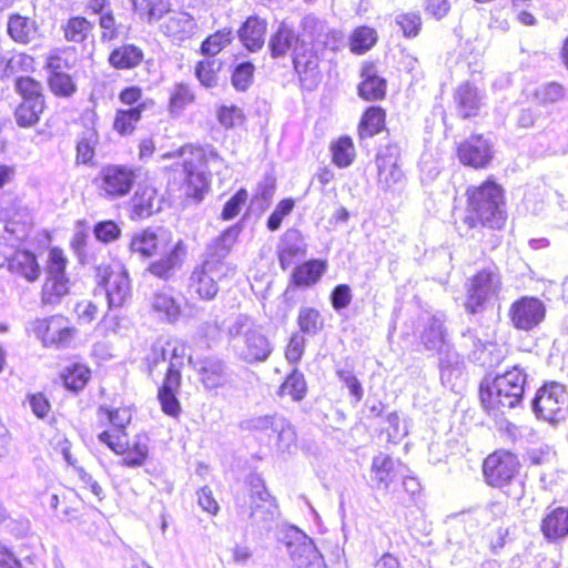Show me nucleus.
Masks as SVG:
<instances>
[{"instance_id": "obj_1", "label": "nucleus", "mask_w": 568, "mask_h": 568, "mask_svg": "<svg viewBox=\"0 0 568 568\" xmlns=\"http://www.w3.org/2000/svg\"><path fill=\"white\" fill-rule=\"evenodd\" d=\"M163 159H176L181 168L180 190L186 197L201 201L210 186L206 166H217L223 159L213 148H201L192 144L181 146L174 152L162 155Z\"/></svg>"}, {"instance_id": "obj_2", "label": "nucleus", "mask_w": 568, "mask_h": 568, "mask_svg": "<svg viewBox=\"0 0 568 568\" xmlns=\"http://www.w3.org/2000/svg\"><path fill=\"white\" fill-rule=\"evenodd\" d=\"M467 213L464 223L474 229L478 225L500 230L507 220L503 189L494 181L467 189Z\"/></svg>"}, {"instance_id": "obj_3", "label": "nucleus", "mask_w": 568, "mask_h": 568, "mask_svg": "<svg viewBox=\"0 0 568 568\" xmlns=\"http://www.w3.org/2000/svg\"><path fill=\"white\" fill-rule=\"evenodd\" d=\"M226 334L235 356L246 363L265 362L273 351L262 326L250 315L237 314L231 317Z\"/></svg>"}, {"instance_id": "obj_4", "label": "nucleus", "mask_w": 568, "mask_h": 568, "mask_svg": "<svg viewBox=\"0 0 568 568\" xmlns=\"http://www.w3.org/2000/svg\"><path fill=\"white\" fill-rule=\"evenodd\" d=\"M527 374L518 365L480 385V400L488 414L498 416L521 403Z\"/></svg>"}, {"instance_id": "obj_5", "label": "nucleus", "mask_w": 568, "mask_h": 568, "mask_svg": "<svg viewBox=\"0 0 568 568\" xmlns=\"http://www.w3.org/2000/svg\"><path fill=\"white\" fill-rule=\"evenodd\" d=\"M268 45L273 58L283 57L288 51H293L294 68L303 87L313 89L318 83V58L306 49L305 43L298 40L292 28L281 23L271 37Z\"/></svg>"}, {"instance_id": "obj_6", "label": "nucleus", "mask_w": 568, "mask_h": 568, "mask_svg": "<svg viewBox=\"0 0 568 568\" xmlns=\"http://www.w3.org/2000/svg\"><path fill=\"white\" fill-rule=\"evenodd\" d=\"M420 342L427 351L437 352L440 355L442 383L447 387H454V381L462 375V362L459 356L450 351L444 318L436 315L429 317L420 333Z\"/></svg>"}, {"instance_id": "obj_7", "label": "nucleus", "mask_w": 568, "mask_h": 568, "mask_svg": "<svg viewBox=\"0 0 568 568\" xmlns=\"http://www.w3.org/2000/svg\"><path fill=\"white\" fill-rule=\"evenodd\" d=\"M95 292H103L109 311L125 307L132 297L129 272L119 261L101 263L95 270Z\"/></svg>"}, {"instance_id": "obj_8", "label": "nucleus", "mask_w": 568, "mask_h": 568, "mask_svg": "<svg viewBox=\"0 0 568 568\" xmlns=\"http://www.w3.org/2000/svg\"><path fill=\"white\" fill-rule=\"evenodd\" d=\"M27 331L33 334L45 347H68L77 333L68 318L62 315H53L44 318H36L29 323Z\"/></svg>"}, {"instance_id": "obj_9", "label": "nucleus", "mask_w": 568, "mask_h": 568, "mask_svg": "<svg viewBox=\"0 0 568 568\" xmlns=\"http://www.w3.org/2000/svg\"><path fill=\"white\" fill-rule=\"evenodd\" d=\"M225 265L219 260H205L192 271L187 291L201 301H212L219 292V281L224 276Z\"/></svg>"}, {"instance_id": "obj_10", "label": "nucleus", "mask_w": 568, "mask_h": 568, "mask_svg": "<svg viewBox=\"0 0 568 568\" xmlns=\"http://www.w3.org/2000/svg\"><path fill=\"white\" fill-rule=\"evenodd\" d=\"M99 440L118 455H123L122 465L128 467L142 466L149 455V437L146 434H138L131 443L126 434L112 435L109 430L99 434Z\"/></svg>"}, {"instance_id": "obj_11", "label": "nucleus", "mask_w": 568, "mask_h": 568, "mask_svg": "<svg viewBox=\"0 0 568 568\" xmlns=\"http://www.w3.org/2000/svg\"><path fill=\"white\" fill-rule=\"evenodd\" d=\"M534 410L539 418L557 423L568 413V393L558 383H549L538 389L534 399Z\"/></svg>"}, {"instance_id": "obj_12", "label": "nucleus", "mask_w": 568, "mask_h": 568, "mask_svg": "<svg viewBox=\"0 0 568 568\" xmlns=\"http://www.w3.org/2000/svg\"><path fill=\"white\" fill-rule=\"evenodd\" d=\"M500 275L495 268L479 271L470 280L467 291L466 310L473 314L484 308L485 304L497 296L500 291Z\"/></svg>"}, {"instance_id": "obj_13", "label": "nucleus", "mask_w": 568, "mask_h": 568, "mask_svg": "<svg viewBox=\"0 0 568 568\" xmlns=\"http://www.w3.org/2000/svg\"><path fill=\"white\" fill-rule=\"evenodd\" d=\"M67 258L62 250L53 247L49 252L48 275L42 286V302L54 305L69 292V280L65 276Z\"/></svg>"}, {"instance_id": "obj_14", "label": "nucleus", "mask_w": 568, "mask_h": 568, "mask_svg": "<svg viewBox=\"0 0 568 568\" xmlns=\"http://www.w3.org/2000/svg\"><path fill=\"white\" fill-rule=\"evenodd\" d=\"M518 458L508 450H497L484 460L483 473L491 487L503 488L511 483L519 471Z\"/></svg>"}, {"instance_id": "obj_15", "label": "nucleus", "mask_w": 568, "mask_h": 568, "mask_svg": "<svg viewBox=\"0 0 568 568\" xmlns=\"http://www.w3.org/2000/svg\"><path fill=\"white\" fill-rule=\"evenodd\" d=\"M546 312V305L541 300L523 296L510 305L508 316L516 329L529 332L545 321Z\"/></svg>"}, {"instance_id": "obj_16", "label": "nucleus", "mask_w": 568, "mask_h": 568, "mask_svg": "<svg viewBox=\"0 0 568 568\" xmlns=\"http://www.w3.org/2000/svg\"><path fill=\"white\" fill-rule=\"evenodd\" d=\"M135 172L124 165H106L100 172V191L106 199L126 195L134 183Z\"/></svg>"}, {"instance_id": "obj_17", "label": "nucleus", "mask_w": 568, "mask_h": 568, "mask_svg": "<svg viewBox=\"0 0 568 568\" xmlns=\"http://www.w3.org/2000/svg\"><path fill=\"white\" fill-rule=\"evenodd\" d=\"M378 185L384 190H395L404 184L405 175L400 168L396 148H386L376 158Z\"/></svg>"}, {"instance_id": "obj_18", "label": "nucleus", "mask_w": 568, "mask_h": 568, "mask_svg": "<svg viewBox=\"0 0 568 568\" xmlns=\"http://www.w3.org/2000/svg\"><path fill=\"white\" fill-rule=\"evenodd\" d=\"M251 486V510L247 517L256 525H265L274 518L276 510L274 500L258 478L254 479Z\"/></svg>"}, {"instance_id": "obj_19", "label": "nucleus", "mask_w": 568, "mask_h": 568, "mask_svg": "<svg viewBox=\"0 0 568 568\" xmlns=\"http://www.w3.org/2000/svg\"><path fill=\"white\" fill-rule=\"evenodd\" d=\"M458 156L463 164L475 169L485 168L491 160V145L481 135H474L458 148Z\"/></svg>"}, {"instance_id": "obj_20", "label": "nucleus", "mask_w": 568, "mask_h": 568, "mask_svg": "<svg viewBox=\"0 0 568 568\" xmlns=\"http://www.w3.org/2000/svg\"><path fill=\"white\" fill-rule=\"evenodd\" d=\"M195 19L185 11H171L161 24V31L175 43H182L197 32Z\"/></svg>"}, {"instance_id": "obj_21", "label": "nucleus", "mask_w": 568, "mask_h": 568, "mask_svg": "<svg viewBox=\"0 0 568 568\" xmlns=\"http://www.w3.org/2000/svg\"><path fill=\"white\" fill-rule=\"evenodd\" d=\"M485 93L469 82L462 83L454 94L458 112L463 118L477 115L485 104Z\"/></svg>"}, {"instance_id": "obj_22", "label": "nucleus", "mask_w": 568, "mask_h": 568, "mask_svg": "<svg viewBox=\"0 0 568 568\" xmlns=\"http://www.w3.org/2000/svg\"><path fill=\"white\" fill-rule=\"evenodd\" d=\"M287 550L292 560L300 567H307L320 558L313 540L300 530H295L287 541Z\"/></svg>"}, {"instance_id": "obj_23", "label": "nucleus", "mask_w": 568, "mask_h": 568, "mask_svg": "<svg viewBox=\"0 0 568 568\" xmlns=\"http://www.w3.org/2000/svg\"><path fill=\"white\" fill-rule=\"evenodd\" d=\"M150 307L161 321L174 323L181 315V304L171 291H158L150 297Z\"/></svg>"}, {"instance_id": "obj_24", "label": "nucleus", "mask_w": 568, "mask_h": 568, "mask_svg": "<svg viewBox=\"0 0 568 568\" xmlns=\"http://www.w3.org/2000/svg\"><path fill=\"white\" fill-rule=\"evenodd\" d=\"M8 270L28 282H34L39 278L41 270L36 255L26 250L16 251L10 257H6Z\"/></svg>"}, {"instance_id": "obj_25", "label": "nucleus", "mask_w": 568, "mask_h": 568, "mask_svg": "<svg viewBox=\"0 0 568 568\" xmlns=\"http://www.w3.org/2000/svg\"><path fill=\"white\" fill-rule=\"evenodd\" d=\"M541 532L549 541H557L568 536V508L557 507L549 510L541 520Z\"/></svg>"}, {"instance_id": "obj_26", "label": "nucleus", "mask_w": 568, "mask_h": 568, "mask_svg": "<svg viewBox=\"0 0 568 568\" xmlns=\"http://www.w3.org/2000/svg\"><path fill=\"white\" fill-rule=\"evenodd\" d=\"M185 254V246L182 241H179L165 256L151 263L148 270L152 275L168 280L178 268L181 267Z\"/></svg>"}, {"instance_id": "obj_27", "label": "nucleus", "mask_w": 568, "mask_h": 568, "mask_svg": "<svg viewBox=\"0 0 568 568\" xmlns=\"http://www.w3.org/2000/svg\"><path fill=\"white\" fill-rule=\"evenodd\" d=\"M267 22L257 16H251L246 19L239 30V38L243 45L252 51L262 49L265 41Z\"/></svg>"}, {"instance_id": "obj_28", "label": "nucleus", "mask_w": 568, "mask_h": 568, "mask_svg": "<svg viewBox=\"0 0 568 568\" xmlns=\"http://www.w3.org/2000/svg\"><path fill=\"white\" fill-rule=\"evenodd\" d=\"M400 463L394 460L390 456L379 454L373 458L372 481L377 489L387 490L398 474Z\"/></svg>"}, {"instance_id": "obj_29", "label": "nucleus", "mask_w": 568, "mask_h": 568, "mask_svg": "<svg viewBox=\"0 0 568 568\" xmlns=\"http://www.w3.org/2000/svg\"><path fill=\"white\" fill-rule=\"evenodd\" d=\"M9 37L17 43H30L39 36V28L32 18L13 13L9 16L7 22Z\"/></svg>"}, {"instance_id": "obj_30", "label": "nucleus", "mask_w": 568, "mask_h": 568, "mask_svg": "<svg viewBox=\"0 0 568 568\" xmlns=\"http://www.w3.org/2000/svg\"><path fill=\"white\" fill-rule=\"evenodd\" d=\"M305 254V243L296 230L287 231L278 245V260L283 270L288 268L296 258Z\"/></svg>"}, {"instance_id": "obj_31", "label": "nucleus", "mask_w": 568, "mask_h": 568, "mask_svg": "<svg viewBox=\"0 0 568 568\" xmlns=\"http://www.w3.org/2000/svg\"><path fill=\"white\" fill-rule=\"evenodd\" d=\"M195 367L205 389H215L225 384V366L222 361L216 358H204L195 364Z\"/></svg>"}, {"instance_id": "obj_32", "label": "nucleus", "mask_w": 568, "mask_h": 568, "mask_svg": "<svg viewBox=\"0 0 568 568\" xmlns=\"http://www.w3.org/2000/svg\"><path fill=\"white\" fill-rule=\"evenodd\" d=\"M242 231L240 224H234L222 232L207 247L206 260H222L231 252Z\"/></svg>"}, {"instance_id": "obj_33", "label": "nucleus", "mask_w": 568, "mask_h": 568, "mask_svg": "<svg viewBox=\"0 0 568 568\" xmlns=\"http://www.w3.org/2000/svg\"><path fill=\"white\" fill-rule=\"evenodd\" d=\"M326 262L311 260L298 265L292 274V283L296 286L308 287L316 284L326 271Z\"/></svg>"}, {"instance_id": "obj_34", "label": "nucleus", "mask_w": 568, "mask_h": 568, "mask_svg": "<svg viewBox=\"0 0 568 568\" xmlns=\"http://www.w3.org/2000/svg\"><path fill=\"white\" fill-rule=\"evenodd\" d=\"M134 12L149 23L161 20L171 12L170 0H131Z\"/></svg>"}, {"instance_id": "obj_35", "label": "nucleus", "mask_w": 568, "mask_h": 568, "mask_svg": "<svg viewBox=\"0 0 568 568\" xmlns=\"http://www.w3.org/2000/svg\"><path fill=\"white\" fill-rule=\"evenodd\" d=\"M363 81L358 87L359 95L366 100H378L384 97L386 82L378 77L373 67L365 68L362 73Z\"/></svg>"}, {"instance_id": "obj_36", "label": "nucleus", "mask_w": 568, "mask_h": 568, "mask_svg": "<svg viewBox=\"0 0 568 568\" xmlns=\"http://www.w3.org/2000/svg\"><path fill=\"white\" fill-rule=\"evenodd\" d=\"M145 108L146 102L144 101L128 110H118L113 121V129L121 135L131 134Z\"/></svg>"}, {"instance_id": "obj_37", "label": "nucleus", "mask_w": 568, "mask_h": 568, "mask_svg": "<svg viewBox=\"0 0 568 568\" xmlns=\"http://www.w3.org/2000/svg\"><path fill=\"white\" fill-rule=\"evenodd\" d=\"M143 59L141 49L133 44H124L114 49L109 61L116 69H131L136 67Z\"/></svg>"}, {"instance_id": "obj_38", "label": "nucleus", "mask_w": 568, "mask_h": 568, "mask_svg": "<svg viewBox=\"0 0 568 568\" xmlns=\"http://www.w3.org/2000/svg\"><path fill=\"white\" fill-rule=\"evenodd\" d=\"M44 109L43 98L26 99L16 110V121L22 128H29L38 123Z\"/></svg>"}, {"instance_id": "obj_39", "label": "nucleus", "mask_w": 568, "mask_h": 568, "mask_svg": "<svg viewBox=\"0 0 568 568\" xmlns=\"http://www.w3.org/2000/svg\"><path fill=\"white\" fill-rule=\"evenodd\" d=\"M158 235L150 229L135 233L130 243L132 253H138L142 257H150L158 248Z\"/></svg>"}, {"instance_id": "obj_40", "label": "nucleus", "mask_w": 568, "mask_h": 568, "mask_svg": "<svg viewBox=\"0 0 568 568\" xmlns=\"http://www.w3.org/2000/svg\"><path fill=\"white\" fill-rule=\"evenodd\" d=\"M385 114L381 108L372 106L363 115L358 132L362 139L372 138L382 131Z\"/></svg>"}, {"instance_id": "obj_41", "label": "nucleus", "mask_w": 568, "mask_h": 568, "mask_svg": "<svg viewBox=\"0 0 568 568\" xmlns=\"http://www.w3.org/2000/svg\"><path fill=\"white\" fill-rule=\"evenodd\" d=\"M332 159L336 166L347 168L355 158V148L348 136L339 138L331 145Z\"/></svg>"}, {"instance_id": "obj_42", "label": "nucleus", "mask_w": 568, "mask_h": 568, "mask_svg": "<svg viewBox=\"0 0 568 568\" xmlns=\"http://www.w3.org/2000/svg\"><path fill=\"white\" fill-rule=\"evenodd\" d=\"M91 372L83 364H72L65 367L62 378L67 388L78 392L89 382Z\"/></svg>"}, {"instance_id": "obj_43", "label": "nucleus", "mask_w": 568, "mask_h": 568, "mask_svg": "<svg viewBox=\"0 0 568 568\" xmlns=\"http://www.w3.org/2000/svg\"><path fill=\"white\" fill-rule=\"evenodd\" d=\"M306 393L304 375L294 369L281 385L278 395L290 396L293 400H301Z\"/></svg>"}, {"instance_id": "obj_44", "label": "nucleus", "mask_w": 568, "mask_h": 568, "mask_svg": "<svg viewBox=\"0 0 568 568\" xmlns=\"http://www.w3.org/2000/svg\"><path fill=\"white\" fill-rule=\"evenodd\" d=\"M156 191L145 186L138 190L133 196V206L138 215L150 216L155 209Z\"/></svg>"}, {"instance_id": "obj_45", "label": "nucleus", "mask_w": 568, "mask_h": 568, "mask_svg": "<svg viewBox=\"0 0 568 568\" xmlns=\"http://www.w3.org/2000/svg\"><path fill=\"white\" fill-rule=\"evenodd\" d=\"M194 101V94L184 83H178L173 87L170 97L171 113H180Z\"/></svg>"}, {"instance_id": "obj_46", "label": "nucleus", "mask_w": 568, "mask_h": 568, "mask_svg": "<svg viewBox=\"0 0 568 568\" xmlns=\"http://www.w3.org/2000/svg\"><path fill=\"white\" fill-rule=\"evenodd\" d=\"M376 32L368 27L356 29L351 38V49L356 53H364L369 50L376 42Z\"/></svg>"}, {"instance_id": "obj_47", "label": "nucleus", "mask_w": 568, "mask_h": 568, "mask_svg": "<svg viewBox=\"0 0 568 568\" xmlns=\"http://www.w3.org/2000/svg\"><path fill=\"white\" fill-rule=\"evenodd\" d=\"M277 435V447L281 450H290L296 444V434L291 423L280 416L273 430Z\"/></svg>"}, {"instance_id": "obj_48", "label": "nucleus", "mask_w": 568, "mask_h": 568, "mask_svg": "<svg viewBox=\"0 0 568 568\" xmlns=\"http://www.w3.org/2000/svg\"><path fill=\"white\" fill-rule=\"evenodd\" d=\"M166 345V354L169 361V367L181 369L184 365V359L189 357V361L192 362L191 357L187 354V346L180 339H168L165 341Z\"/></svg>"}, {"instance_id": "obj_49", "label": "nucleus", "mask_w": 568, "mask_h": 568, "mask_svg": "<svg viewBox=\"0 0 568 568\" xmlns=\"http://www.w3.org/2000/svg\"><path fill=\"white\" fill-rule=\"evenodd\" d=\"M232 39L231 29H222L210 36L201 45L203 54L215 55L225 48Z\"/></svg>"}, {"instance_id": "obj_50", "label": "nucleus", "mask_w": 568, "mask_h": 568, "mask_svg": "<svg viewBox=\"0 0 568 568\" xmlns=\"http://www.w3.org/2000/svg\"><path fill=\"white\" fill-rule=\"evenodd\" d=\"M91 31V23L81 17L72 18L64 28V37L68 41L82 42Z\"/></svg>"}, {"instance_id": "obj_51", "label": "nucleus", "mask_w": 568, "mask_h": 568, "mask_svg": "<svg viewBox=\"0 0 568 568\" xmlns=\"http://www.w3.org/2000/svg\"><path fill=\"white\" fill-rule=\"evenodd\" d=\"M298 326L306 334H316L323 326L321 314L312 307H303L298 314Z\"/></svg>"}, {"instance_id": "obj_52", "label": "nucleus", "mask_w": 568, "mask_h": 568, "mask_svg": "<svg viewBox=\"0 0 568 568\" xmlns=\"http://www.w3.org/2000/svg\"><path fill=\"white\" fill-rule=\"evenodd\" d=\"M280 415H262L247 418L241 423V427L248 432L267 433L274 430L275 424L277 423Z\"/></svg>"}, {"instance_id": "obj_53", "label": "nucleus", "mask_w": 568, "mask_h": 568, "mask_svg": "<svg viewBox=\"0 0 568 568\" xmlns=\"http://www.w3.org/2000/svg\"><path fill=\"white\" fill-rule=\"evenodd\" d=\"M97 136L93 131L85 132L77 143V163L88 164L94 156Z\"/></svg>"}, {"instance_id": "obj_54", "label": "nucleus", "mask_w": 568, "mask_h": 568, "mask_svg": "<svg viewBox=\"0 0 568 568\" xmlns=\"http://www.w3.org/2000/svg\"><path fill=\"white\" fill-rule=\"evenodd\" d=\"M248 200V193L245 189H240L225 204L221 213L223 221H230L236 217Z\"/></svg>"}, {"instance_id": "obj_55", "label": "nucleus", "mask_w": 568, "mask_h": 568, "mask_svg": "<svg viewBox=\"0 0 568 568\" xmlns=\"http://www.w3.org/2000/svg\"><path fill=\"white\" fill-rule=\"evenodd\" d=\"M49 85L55 95L70 97L75 91V85L69 74L53 73L49 78Z\"/></svg>"}, {"instance_id": "obj_56", "label": "nucleus", "mask_w": 568, "mask_h": 568, "mask_svg": "<svg viewBox=\"0 0 568 568\" xmlns=\"http://www.w3.org/2000/svg\"><path fill=\"white\" fill-rule=\"evenodd\" d=\"M565 95L564 88L558 83H547L536 89L535 99L541 104L560 101Z\"/></svg>"}, {"instance_id": "obj_57", "label": "nucleus", "mask_w": 568, "mask_h": 568, "mask_svg": "<svg viewBox=\"0 0 568 568\" xmlns=\"http://www.w3.org/2000/svg\"><path fill=\"white\" fill-rule=\"evenodd\" d=\"M109 420L114 427L113 432H110L112 435H122L125 434L124 429L130 424L132 419V414L130 408L120 407L114 410H108Z\"/></svg>"}, {"instance_id": "obj_58", "label": "nucleus", "mask_w": 568, "mask_h": 568, "mask_svg": "<svg viewBox=\"0 0 568 568\" xmlns=\"http://www.w3.org/2000/svg\"><path fill=\"white\" fill-rule=\"evenodd\" d=\"M337 376L344 386L348 388V392L354 397L355 403H359L364 396V389L354 373L349 369H338Z\"/></svg>"}, {"instance_id": "obj_59", "label": "nucleus", "mask_w": 568, "mask_h": 568, "mask_svg": "<svg viewBox=\"0 0 568 568\" xmlns=\"http://www.w3.org/2000/svg\"><path fill=\"white\" fill-rule=\"evenodd\" d=\"M253 71L254 65L250 62L237 65L232 75L233 85L240 91H245L252 82Z\"/></svg>"}, {"instance_id": "obj_60", "label": "nucleus", "mask_w": 568, "mask_h": 568, "mask_svg": "<svg viewBox=\"0 0 568 568\" xmlns=\"http://www.w3.org/2000/svg\"><path fill=\"white\" fill-rule=\"evenodd\" d=\"M217 120L225 129L234 128L242 123L243 113L241 109L235 105H223L217 110Z\"/></svg>"}, {"instance_id": "obj_61", "label": "nucleus", "mask_w": 568, "mask_h": 568, "mask_svg": "<svg viewBox=\"0 0 568 568\" xmlns=\"http://www.w3.org/2000/svg\"><path fill=\"white\" fill-rule=\"evenodd\" d=\"M93 232L97 240L103 243L115 241L121 234L119 225L113 221L99 222L95 224Z\"/></svg>"}, {"instance_id": "obj_62", "label": "nucleus", "mask_w": 568, "mask_h": 568, "mask_svg": "<svg viewBox=\"0 0 568 568\" xmlns=\"http://www.w3.org/2000/svg\"><path fill=\"white\" fill-rule=\"evenodd\" d=\"M396 23L400 27L405 37H416L419 32L422 20L416 13H400L396 17Z\"/></svg>"}, {"instance_id": "obj_63", "label": "nucleus", "mask_w": 568, "mask_h": 568, "mask_svg": "<svg viewBox=\"0 0 568 568\" xmlns=\"http://www.w3.org/2000/svg\"><path fill=\"white\" fill-rule=\"evenodd\" d=\"M294 207V202L291 199L282 200L270 215L267 220V227L271 231H276L284 219V216L288 215Z\"/></svg>"}, {"instance_id": "obj_64", "label": "nucleus", "mask_w": 568, "mask_h": 568, "mask_svg": "<svg viewBox=\"0 0 568 568\" xmlns=\"http://www.w3.org/2000/svg\"><path fill=\"white\" fill-rule=\"evenodd\" d=\"M16 89L23 100L42 98L40 83L29 77L19 78L16 82Z\"/></svg>"}]
</instances>
